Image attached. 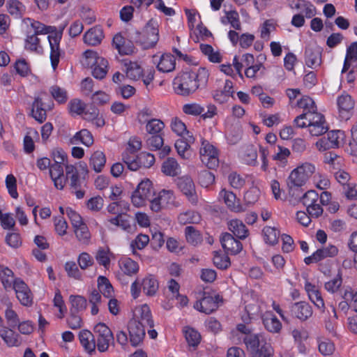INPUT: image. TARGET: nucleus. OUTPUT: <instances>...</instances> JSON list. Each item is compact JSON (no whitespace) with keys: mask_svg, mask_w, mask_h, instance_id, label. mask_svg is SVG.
I'll return each instance as SVG.
<instances>
[{"mask_svg":"<svg viewBox=\"0 0 357 357\" xmlns=\"http://www.w3.org/2000/svg\"><path fill=\"white\" fill-rule=\"evenodd\" d=\"M121 271L126 275L132 276L139 271V265L130 258H122L119 261Z\"/></svg>","mask_w":357,"mask_h":357,"instance_id":"obj_39","label":"nucleus"},{"mask_svg":"<svg viewBox=\"0 0 357 357\" xmlns=\"http://www.w3.org/2000/svg\"><path fill=\"white\" fill-rule=\"evenodd\" d=\"M213 261L214 265L220 269H226L231 264L230 259L227 255L218 252L214 253Z\"/></svg>","mask_w":357,"mask_h":357,"instance_id":"obj_63","label":"nucleus"},{"mask_svg":"<svg viewBox=\"0 0 357 357\" xmlns=\"http://www.w3.org/2000/svg\"><path fill=\"white\" fill-rule=\"evenodd\" d=\"M155 192L152 182L149 179L142 181L131 196V202L135 207L145 206L154 197Z\"/></svg>","mask_w":357,"mask_h":357,"instance_id":"obj_7","label":"nucleus"},{"mask_svg":"<svg viewBox=\"0 0 357 357\" xmlns=\"http://www.w3.org/2000/svg\"><path fill=\"white\" fill-rule=\"evenodd\" d=\"M313 183L320 190H326L330 186V181L328 177L316 170V173L312 176Z\"/></svg>","mask_w":357,"mask_h":357,"instance_id":"obj_62","label":"nucleus"},{"mask_svg":"<svg viewBox=\"0 0 357 357\" xmlns=\"http://www.w3.org/2000/svg\"><path fill=\"white\" fill-rule=\"evenodd\" d=\"M153 62L156 64L158 71L169 73L174 70L176 61L171 54H163L160 56H153Z\"/></svg>","mask_w":357,"mask_h":357,"instance_id":"obj_21","label":"nucleus"},{"mask_svg":"<svg viewBox=\"0 0 357 357\" xmlns=\"http://www.w3.org/2000/svg\"><path fill=\"white\" fill-rule=\"evenodd\" d=\"M229 229L240 239H245L249 234L246 226L244 223L238 219L231 220L228 222Z\"/></svg>","mask_w":357,"mask_h":357,"instance_id":"obj_35","label":"nucleus"},{"mask_svg":"<svg viewBox=\"0 0 357 357\" xmlns=\"http://www.w3.org/2000/svg\"><path fill=\"white\" fill-rule=\"evenodd\" d=\"M11 289L15 291L17 298L22 305H31L32 294L28 285L21 278H17Z\"/></svg>","mask_w":357,"mask_h":357,"instance_id":"obj_13","label":"nucleus"},{"mask_svg":"<svg viewBox=\"0 0 357 357\" xmlns=\"http://www.w3.org/2000/svg\"><path fill=\"white\" fill-rule=\"evenodd\" d=\"M0 337L9 347H19L22 340L18 333L7 326H0Z\"/></svg>","mask_w":357,"mask_h":357,"instance_id":"obj_24","label":"nucleus"},{"mask_svg":"<svg viewBox=\"0 0 357 357\" xmlns=\"http://www.w3.org/2000/svg\"><path fill=\"white\" fill-rule=\"evenodd\" d=\"M219 198L222 199L227 207L232 212L241 213L245 208L237 199L236 195L231 191L222 189L219 193Z\"/></svg>","mask_w":357,"mask_h":357,"instance_id":"obj_16","label":"nucleus"},{"mask_svg":"<svg viewBox=\"0 0 357 357\" xmlns=\"http://www.w3.org/2000/svg\"><path fill=\"white\" fill-rule=\"evenodd\" d=\"M126 76L132 80H138L142 77L144 70L142 66L135 61L125 62Z\"/></svg>","mask_w":357,"mask_h":357,"instance_id":"obj_41","label":"nucleus"},{"mask_svg":"<svg viewBox=\"0 0 357 357\" xmlns=\"http://www.w3.org/2000/svg\"><path fill=\"white\" fill-rule=\"evenodd\" d=\"M294 123L298 128L307 127L310 134L314 137L322 135L328 130L324 116L317 112H303L296 117Z\"/></svg>","mask_w":357,"mask_h":357,"instance_id":"obj_3","label":"nucleus"},{"mask_svg":"<svg viewBox=\"0 0 357 357\" xmlns=\"http://www.w3.org/2000/svg\"><path fill=\"white\" fill-rule=\"evenodd\" d=\"M222 248L227 251V253L231 255H236L240 252L243 248L241 243L235 239L234 236L229 234L225 233L222 234L220 238Z\"/></svg>","mask_w":357,"mask_h":357,"instance_id":"obj_23","label":"nucleus"},{"mask_svg":"<svg viewBox=\"0 0 357 357\" xmlns=\"http://www.w3.org/2000/svg\"><path fill=\"white\" fill-rule=\"evenodd\" d=\"M79 342L84 350L89 354H91L96 349V341L93 333L89 330H82L78 334Z\"/></svg>","mask_w":357,"mask_h":357,"instance_id":"obj_27","label":"nucleus"},{"mask_svg":"<svg viewBox=\"0 0 357 357\" xmlns=\"http://www.w3.org/2000/svg\"><path fill=\"white\" fill-rule=\"evenodd\" d=\"M316 173V166L310 162L299 163L296 167L291 171L287 179V185L291 190L305 185L307 182Z\"/></svg>","mask_w":357,"mask_h":357,"instance_id":"obj_4","label":"nucleus"},{"mask_svg":"<svg viewBox=\"0 0 357 357\" xmlns=\"http://www.w3.org/2000/svg\"><path fill=\"white\" fill-rule=\"evenodd\" d=\"M102 58L103 57L100 56L96 51L87 50L82 54L81 63L84 67L93 68V66Z\"/></svg>","mask_w":357,"mask_h":357,"instance_id":"obj_44","label":"nucleus"},{"mask_svg":"<svg viewBox=\"0 0 357 357\" xmlns=\"http://www.w3.org/2000/svg\"><path fill=\"white\" fill-rule=\"evenodd\" d=\"M291 155L289 149L278 146V152L273 155V160L277 161L280 167H285L288 162V158Z\"/></svg>","mask_w":357,"mask_h":357,"instance_id":"obj_52","label":"nucleus"},{"mask_svg":"<svg viewBox=\"0 0 357 357\" xmlns=\"http://www.w3.org/2000/svg\"><path fill=\"white\" fill-rule=\"evenodd\" d=\"M164 128L165 123L158 119H151L146 122V131L149 135L160 134Z\"/></svg>","mask_w":357,"mask_h":357,"instance_id":"obj_53","label":"nucleus"},{"mask_svg":"<svg viewBox=\"0 0 357 357\" xmlns=\"http://www.w3.org/2000/svg\"><path fill=\"white\" fill-rule=\"evenodd\" d=\"M357 59V42H354L350 45L347 50V54L344 59V66L342 73L348 70L352 62L356 61Z\"/></svg>","mask_w":357,"mask_h":357,"instance_id":"obj_45","label":"nucleus"},{"mask_svg":"<svg viewBox=\"0 0 357 357\" xmlns=\"http://www.w3.org/2000/svg\"><path fill=\"white\" fill-rule=\"evenodd\" d=\"M105 163L106 157L102 151H94L91 155L89 165L96 172H101Z\"/></svg>","mask_w":357,"mask_h":357,"instance_id":"obj_38","label":"nucleus"},{"mask_svg":"<svg viewBox=\"0 0 357 357\" xmlns=\"http://www.w3.org/2000/svg\"><path fill=\"white\" fill-rule=\"evenodd\" d=\"M317 343L319 352L323 356H331L335 350V344L330 340L324 337H317Z\"/></svg>","mask_w":357,"mask_h":357,"instance_id":"obj_42","label":"nucleus"},{"mask_svg":"<svg viewBox=\"0 0 357 357\" xmlns=\"http://www.w3.org/2000/svg\"><path fill=\"white\" fill-rule=\"evenodd\" d=\"M94 332L97 334L98 350L100 352L106 351L114 340L111 330L105 324L99 323L95 326Z\"/></svg>","mask_w":357,"mask_h":357,"instance_id":"obj_11","label":"nucleus"},{"mask_svg":"<svg viewBox=\"0 0 357 357\" xmlns=\"http://www.w3.org/2000/svg\"><path fill=\"white\" fill-rule=\"evenodd\" d=\"M183 331L185 335V340L189 345L195 347L199 343L201 336L195 329L189 326H185Z\"/></svg>","mask_w":357,"mask_h":357,"instance_id":"obj_55","label":"nucleus"},{"mask_svg":"<svg viewBox=\"0 0 357 357\" xmlns=\"http://www.w3.org/2000/svg\"><path fill=\"white\" fill-rule=\"evenodd\" d=\"M244 342L252 357H273V349L264 335H248L244 339Z\"/></svg>","mask_w":357,"mask_h":357,"instance_id":"obj_5","label":"nucleus"},{"mask_svg":"<svg viewBox=\"0 0 357 357\" xmlns=\"http://www.w3.org/2000/svg\"><path fill=\"white\" fill-rule=\"evenodd\" d=\"M54 103L45 93L36 96L32 104L31 115L39 123L44 122L47 119V110L53 108Z\"/></svg>","mask_w":357,"mask_h":357,"instance_id":"obj_8","label":"nucleus"},{"mask_svg":"<svg viewBox=\"0 0 357 357\" xmlns=\"http://www.w3.org/2000/svg\"><path fill=\"white\" fill-rule=\"evenodd\" d=\"M182 110L187 115L199 116L204 112V107L197 102H189L183 105Z\"/></svg>","mask_w":357,"mask_h":357,"instance_id":"obj_61","label":"nucleus"},{"mask_svg":"<svg viewBox=\"0 0 357 357\" xmlns=\"http://www.w3.org/2000/svg\"><path fill=\"white\" fill-rule=\"evenodd\" d=\"M6 5L8 13L15 17H20L24 13L25 7L18 0H8Z\"/></svg>","mask_w":357,"mask_h":357,"instance_id":"obj_56","label":"nucleus"},{"mask_svg":"<svg viewBox=\"0 0 357 357\" xmlns=\"http://www.w3.org/2000/svg\"><path fill=\"white\" fill-rule=\"evenodd\" d=\"M98 288L99 291L105 298H112L114 294V289L109 280L104 276H99L98 278Z\"/></svg>","mask_w":357,"mask_h":357,"instance_id":"obj_48","label":"nucleus"},{"mask_svg":"<svg viewBox=\"0 0 357 357\" xmlns=\"http://www.w3.org/2000/svg\"><path fill=\"white\" fill-rule=\"evenodd\" d=\"M221 22L225 25L229 24L236 30H240L241 27L238 14L235 10L225 12V15L221 17Z\"/></svg>","mask_w":357,"mask_h":357,"instance_id":"obj_49","label":"nucleus"},{"mask_svg":"<svg viewBox=\"0 0 357 357\" xmlns=\"http://www.w3.org/2000/svg\"><path fill=\"white\" fill-rule=\"evenodd\" d=\"M194 307L201 312L210 314L218 308L217 298L204 294L203 297L195 302Z\"/></svg>","mask_w":357,"mask_h":357,"instance_id":"obj_19","label":"nucleus"},{"mask_svg":"<svg viewBox=\"0 0 357 357\" xmlns=\"http://www.w3.org/2000/svg\"><path fill=\"white\" fill-rule=\"evenodd\" d=\"M131 321H136L147 328L153 327V320L150 308L147 305L137 307L134 310V317Z\"/></svg>","mask_w":357,"mask_h":357,"instance_id":"obj_17","label":"nucleus"},{"mask_svg":"<svg viewBox=\"0 0 357 357\" xmlns=\"http://www.w3.org/2000/svg\"><path fill=\"white\" fill-rule=\"evenodd\" d=\"M70 312L79 313L84 311L87 305L86 298L80 295H70L69 296Z\"/></svg>","mask_w":357,"mask_h":357,"instance_id":"obj_43","label":"nucleus"},{"mask_svg":"<svg viewBox=\"0 0 357 357\" xmlns=\"http://www.w3.org/2000/svg\"><path fill=\"white\" fill-rule=\"evenodd\" d=\"M201 220L200 215L193 211L181 213L178 216V221L181 225L198 223Z\"/></svg>","mask_w":357,"mask_h":357,"instance_id":"obj_51","label":"nucleus"},{"mask_svg":"<svg viewBox=\"0 0 357 357\" xmlns=\"http://www.w3.org/2000/svg\"><path fill=\"white\" fill-rule=\"evenodd\" d=\"M23 22L31 28L33 31L31 33H36L38 36L39 35H48L47 40L50 47V59L52 68L55 70L59 63L62 54V51L60 48L62 31H59L54 26L46 25L32 18H25Z\"/></svg>","mask_w":357,"mask_h":357,"instance_id":"obj_1","label":"nucleus"},{"mask_svg":"<svg viewBox=\"0 0 357 357\" xmlns=\"http://www.w3.org/2000/svg\"><path fill=\"white\" fill-rule=\"evenodd\" d=\"M17 278H15L12 270L8 267L0 266V280L6 291L12 289Z\"/></svg>","mask_w":357,"mask_h":357,"instance_id":"obj_36","label":"nucleus"},{"mask_svg":"<svg viewBox=\"0 0 357 357\" xmlns=\"http://www.w3.org/2000/svg\"><path fill=\"white\" fill-rule=\"evenodd\" d=\"M185 238L188 243L196 245L202 241V236L199 231L192 226H188L185 229Z\"/></svg>","mask_w":357,"mask_h":357,"instance_id":"obj_57","label":"nucleus"},{"mask_svg":"<svg viewBox=\"0 0 357 357\" xmlns=\"http://www.w3.org/2000/svg\"><path fill=\"white\" fill-rule=\"evenodd\" d=\"M262 322L265 328L272 333H277L282 329V324L277 317L270 311L262 315Z\"/></svg>","mask_w":357,"mask_h":357,"instance_id":"obj_30","label":"nucleus"},{"mask_svg":"<svg viewBox=\"0 0 357 357\" xmlns=\"http://www.w3.org/2000/svg\"><path fill=\"white\" fill-rule=\"evenodd\" d=\"M179 205L174 191L163 189L155 193L152 199H150L149 207L153 212L158 213L165 208L178 207Z\"/></svg>","mask_w":357,"mask_h":357,"instance_id":"obj_6","label":"nucleus"},{"mask_svg":"<svg viewBox=\"0 0 357 357\" xmlns=\"http://www.w3.org/2000/svg\"><path fill=\"white\" fill-rule=\"evenodd\" d=\"M337 104L341 119L349 120L353 114L355 105L352 97L349 94H342L337 97Z\"/></svg>","mask_w":357,"mask_h":357,"instance_id":"obj_14","label":"nucleus"},{"mask_svg":"<svg viewBox=\"0 0 357 357\" xmlns=\"http://www.w3.org/2000/svg\"><path fill=\"white\" fill-rule=\"evenodd\" d=\"M208 77L209 72L206 68L181 73L174 79V90L178 95L190 96L198 89L204 87L208 82Z\"/></svg>","mask_w":357,"mask_h":357,"instance_id":"obj_2","label":"nucleus"},{"mask_svg":"<svg viewBox=\"0 0 357 357\" xmlns=\"http://www.w3.org/2000/svg\"><path fill=\"white\" fill-rule=\"evenodd\" d=\"M161 172L167 176H176L181 172V168L174 158H167L162 164Z\"/></svg>","mask_w":357,"mask_h":357,"instance_id":"obj_32","label":"nucleus"},{"mask_svg":"<svg viewBox=\"0 0 357 357\" xmlns=\"http://www.w3.org/2000/svg\"><path fill=\"white\" fill-rule=\"evenodd\" d=\"M112 45L121 55H128L134 52L132 43L127 41L121 33H117L114 36Z\"/></svg>","mask_w":357,"mask_h":357,"instance_id":"obj_29","label":"nucleus"},{"mask_svg":"<svg viewBox=\"0 0 357 357\" xmlns=\"http://www.w3.org/2000/svg\"><path fill=\"white\" fill-rule=\"evenodd\" d=\"M280 231L275 227H265L263 229L264 240L266 243L273 245L278 243Z\"/></svg>","mask_w":357,"mask_h":357,"instance_id":"obj_46","label":"nucleus"},{"mask_svg":"<svg viewBox=\"0 0 357 357\" xmlns=\"http://www.w3.org/2000/svg\"><path fill=\"white\" fill-rule=\"evenodd\" d=\"M91 68L92 69L93 77L96 79H102L107 73L108 61L105 58H102Z\"/></svg>","mask_w":357,"mask_h":357,"instance_id":"obj_50","label":"nucleus"},{"mask_svg":"<svg viewBox=\"0 0 357 357\" xmlns=\"http://www.w3.org/2000/svg\"><path fill=\"white\" fill-rule=\"evenodd\" d=\"M103 38V30L98 26L91 28L84 35V43L92 46L99 45Z\"/></svg>","mask_w":357,"mask_h":357,"instance_id":"obj_31","label":"nucleus"},{"mask_svg":"<svg viewBox=\"0 0 357 357\" xmlns=\"http://www.w3.org/2000/svg\"><path fill=\"white\" fill-rule=\"evenodd\" d=\"M306 65L312 68L319 66L321 63V50L317 46H307L305 51Z\"/></svg>","mask_w":357,"mask_h":357,"instance_id":"obj_22","label":"nucleus"},{"mask_svg":"<svg viewBox=\"0 0 357 357\" xmlns=\"http://www.w3.org/2000/svg\"><path fill=\"white\" fill-rule=\"evenodd\" d=\"M50 93L52 98L59 104L65 103L68 100L66 91L59 86H51L50 88Z\"/></svg>","mask_w":357,"mask_h":357,"instance_id":"obj_60","label":"nucleus"},{"mask_svg":"<svg viewBox=\"0 0 357 357\" xmlns=\"http://www.w3.org/2000/svg\"><path fill=\"white\" fill-rule=\"evenodd\" d=\"M233 82L229 79H227L225 82L224 89L216 90L213 93V98L216 102L222 104L227 102L229 98L233 96Z\"/></svg>","mask_w":357,"mask_h":357,"instance_id":"obj_33","label":"nucleus"},{"mask_svg":"<svg viewBox=\"0 0 357 357\" xmlns=\"http://www.w3.org/2000/svg\"><path fill=\"white\" fill-rule=\"evenodd\" d=\"M159 40L158 22L153 20H149L146 24L143 33L139 38V43L144 49L153 47Z\"/></svg>","mask_w":357,"mask_h":357,"instance_id":"obj_10","label":"nucleus"},{"mask_svg":"<svg viewBox=\"0 0 357 357\" xmlns=\"http://www.w3.org/2000/svg\"><path fill=\"white\" fill-rule=\"evenodd\" d=\"M4 317L7 324L11 326L15 327L19 323L20 319L17 312L13 309L11 303H8L4 312Z\"/></svg>","mask_w":357,"mask_h":357,"instance_id":"obj_59","label":"nucleus"},{"mask_svg":"<svg viewBox=\"0 0 357 357\" xmlns=\"http://www.w3.org/2000/svg\"><path fill=\"white\" fill-rule=\"evenodd\" d=\"M63 165L62 164L53 163L51 165L49 172L54 185L57 189L63 188L66 183V177L63 174Z\"/></svg>","mask_w":357,"mask_h":357,"instance_id":"obj_25","label":"nucleus"},{"mask_svg":"<svg viewBox=\"0 0 357 357\" xmlns=\"http://www.w3.org/2000/svg\"><path fill=\"white\" fill-rule=\"evenodd\" d=\"M305 290L306 291L310 300L319 309H324L325 304L321 294L318 287L312 284L307 280L305 282Z\"/></svg>","mask_w":357,"mask_h":357,"instance_id":"obj_26","label":"nucleus"},{"mask_svg":"<svg viewBox=\"0 0 357 357\" xmlns=\"http://www.w3.org/2000/svg\"><path fill=\"white\" fill-rule=\"evenodd\" d=\"M170 127L178 136L185 137L192 135L188 130L185 124L178 118L174 117L171 120Z\"/></svg>","mask_w":357,"mask_h":357,"instance_id":"obj_47","label":"nucleus"},{"mask_svg":"<svg viewBox=\"0 0 357 357\" xmlns=\"http://www.w3.org/2000/svg\"><path fill=\"white\" fill-rule=\"evenodd\" d=\"M199 158L203 164L209 169H214L218 165V151L208 140L200 138Z\"/></svg>","mask_w":357,"mask_h":357,"instance_id":"obj_9","label":"nucleus"},{"mask_svg":"<svg viewBox=\"0 0 357 357\" xmlns=\"http://www.w3.org/2000/svg\"><path fill=\"white\" fill-rule=\"evenodd\" d=\"M330 307L333 314L330 315L331 317L328 320L325 321V328L329 335L333 337H336L337 335L336 331V319H337L336 310L333 305H331Z\"/></svg>","mask_w":357,"mask_h":357,"instance_id":"obj_58","label":"nucleus"},{"mask_svg":"<svg viewBox=\"0 0 357 357\" xmlns=\"http://www.w3.org/2000/svg\"><path fill=\"white\" fill-rule=\"evenodd\" d=\"M328 140L332 148H337L344 144L345 135L342 130H331L328 133Z\"/></svg>","mask_w":357,"mask_h":357,"instance_id":"obj_54","label":"nucleus"},{"mask_svg":"<svg viewBox=\"0 0 357 357\" xmlns=\"http://www.w3.org/2000/svg\"><path fill=\"white\" fill-rule=\"evenodd\" d=\"M339 250L337 246L329 244L322 248L317 250L310 256L304 259L305 264L309 265L313 263H317L326 258H333L338 255Z\"/></svg>","mask_w":357,"mask_h":357,"instance_id":"obj_12","label":"nucleus"},{"mask_svg":"<svg viewBox=\"0 0 357 357\" xmlns=\"http://www.w3.org/2000/svg\"><path fill=\"white\" fill-rule=\"evenodd\" d=\"M140 283L144 293L147 296H153L158 289V282L154 275L146 276Z\"/></svg>","mask_w":357,"mask_h":357,"instance_id":"obj_40","label":"nucleus"},{"mask_svg":"<svg viewBox=\"0 0 357 357\" xmlns=\"http://www.w3.org/2000/svg\"><path fill=\"white\" fill-rule=\"evenodd\" d=\"M146 328L136 321H130L128 324L130 342L133 347H137L142 342Z\"/></svg>","mask_w":357,"mask_h":357,"instance_id":"obj_20","label":"nucleus"},{"mask_svg":"<svg viewBox=\"0 0 357 357\" xmlns=\"http://www.w3.org/2000/svg\"><path fill=\"white\" fill-rule=\"evenodd\" d=\"M112 254L107 249H100L98 250L96 259L98 264L107 268L110 264Z\"/></svg>","mask_w":357,"mask_h":357,"instance_id":"obj_64","label":"nucleus"},{"mask_svg":"<svg viewBox=\"0 0 357 357\" xmlns=\"http://www.w3.org/2000/svg\"><path fill=\"white\" fill-rule=\"evenodd\" d=\"M24 49L31 54L42 55L45 50L41 39L31 32L27 31L24 40Z\"/></svg>","mask_w":357,"mask_h":357,"instance_id":"obj_15","label":"nucleus"},{"mask_svg":"<svg viewBox=\"0 0 357 357\" xmlns=\"http://www.w3.org/2000/svg\"><path fill=\"white\" fill-rule=\"evenodd\" d=\"M177 185L180 190L186 195L192 203L197 201L195 195V186L192 179L188 176L179 177L177 180Z\"/></svg>","mask_w":357,"mask_h":357,"instance_id":"obj_18","label":"nucleus"},{"mask_svg":"<svg viewBox=\"0 0 357 357\" xmlns=\"http://www.w3.org/2000/svg\"><path fill=\"white\" fill-rule=\"evenodd\" d=\"M195 141L192 135L186 136V140L182 139H177L175 142V149L181 158L188 160L191 156L190 151V144H193Z\"/></svg>","mask_w":357,"mask_h":357,"instance_id":"obj_28","label":"nucleus"},{"mask_svg":"<svg viewBox=\"0 0 357 357\" xmlns=\"http://www.w3.org/2000/svg\"><path fill=\"white\" fill-rule=\"evenodd\" d=\"M292 312L300 320L305 321L312 314L311 306L305 302L296 303L292 307Z\"/></svg>","mask_w":357,"mask_h":357,"instance_id":"obj_34","label":"nucleus"},{"mask_svg":"<svg viewBox=\"0 0 357 357\" xmlns=\"http://www.w3.org/2000/svg\"><path fill=\"white\" fill-rule=\"evenodd\" d=\"M72 144H78L79 143L86 146H91L93 144V137L90 131L86 129H82L77 132L70 139Z\"/></svg>","mask_w":357,"mask_h":357,"instance_id":"obj_37","label":"nucleus"}]
</instances>
